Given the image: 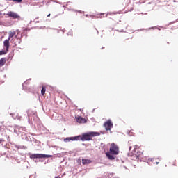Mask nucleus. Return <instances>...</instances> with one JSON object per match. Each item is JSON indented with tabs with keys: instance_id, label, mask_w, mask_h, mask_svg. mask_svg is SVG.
<instances>
[{
	"instance_id": "1",
	"label": "nucleus",
	"mask_w": 178,
	"mask_h": 178,
	"mask_svg": "<svg viewBox=\"0 0 178 178\" xmlns=\"http://www.w3.org/2000/svg\"><path fill=\"white\" fill-rule=\"evenodd\" d=\"M98 136H101V134L99 132H88L83 134L82 136L67 137L64 139V142L69 143V141H78V140H81V141H90V140H92V137H98Z\"/></svg>"
},
{
	"instance_id": "19",
	"label": "nucleus",
	"mask_w": 178,
	"mask_h": 178,
	"mask_svg": "<svg viewBox=\"0 0 178 178\" xmlns=\"http://www.w3.org/2000/svg\"><path fill=\"white\" fill-rule=\"evenodd\" d=\"M159 162H156V164H159Z\"/></svg>"
},
{
	"instance_id": "9",
	"label": "nucleus",
	"mask_w": 178,
	"mask_h": 178,
	"mask_svg": "<svg viewBox=\"0 0 178 178\" xmlns=\"http://www.w3.org/2000/svg\"><path fill=\"white\" fill-rule=\"evenodd\" d=\"M9 41H10V39L8 38L3 42V45L6 47V51L9 49Z\"/></svg>"
},
{
	"instance_id": "5",
	"label": "nucleus",
	"mask_w": 178,
	"mask_h": 178,
	"mask_svg": "<svg viewBox=\"0 0 178 178\" xmlns=\"http://www.w3.org/2000/svg\"><path fill=\"white\" fill-rule=\"evenodd\" d=\"M7 16H8V17H12L13 19H17L18 20H20V15L13 11H9L7 13Z\"/></svg>"
},
{
	"instance_id": "16",
	"label": "nucleus",
	"mask_w": 178,
	"mask_h": 178,
	"mask_svg": "<svg viewBox=\"0 0 178 178\" xmlns=\"http://www.w3.org/2000/svg\"><path fill=\"white\" fill-rule=\"evenodd\" d=\"M49 16H51V14H49V15H47V17H49Z\"/></svg>"
},
{
	"instance_id": "4",
	"label": "nucleus",
	"mask_w": 178,
	"mask_h": 178,
	"mask_svg": "<svg viewBox=\"0 0 178 178\" xmlns=\"http://www.w3.org/2000/svg\"><path fill=\"white\" fill-rule=\"evenodd\" d=\"M31 159H42L45 158H52V155L42 154H33L30 155Z\"/></svg>"
},
{
	"instance_id": "13",
	"label": "nucleus",
	"mask_w": 178,
	"mask_h": 178,
	"mask_svg": "<svg viewBox=\"0 0 178 178\" xmlns=\"http://www.w3.org/2000/svg\"><path fill=\"white\" fill-rule=\"evenodd\" d=\"M149 162H154V159H149Z\"/></svg>"
},
{
	"instance_id": "15",
	"label": "nucleus",
	"mask_w": 178,
	"mask_h": 178,
	"mask_svg": "<svg viewBox=\"0 0 178 178\" xmlns=\"http://www.w3.org/2000/svg\"><path fill=\"white\" fill-rule=\"evenodd\" d=\"M2 141H3V140L0 139V144L2 143Z\"/></svg>"
},
{
	"instance_id": "17",
	"label": "nucleus",
	"mask_w": 178,
	"mask_h": 178,
	"mask_svg": "<svg viewBox=\"0 0 178 178\" xmlns=\"http://www.w3.org/2000/svg\"><path fill=\"white\" fill-rule=\"evenodd\" d=\"M130 149H131V146L129 147V151H130Z\"/></svg>"
},
{
	"instance_id": "12",
	"label": "nucleus",
	"mask_w": 178,
	"mask_h": 178,
	"mask_svg": "<svg viewBox=\"0 0 178 178\" xmlns=\"http://www.w3.org/2000/svg\"><path fill=\"white\" fill-rule=\"evenodd\" d=\"M45 91H46L45 87L42 86V90H41L42 95H45Z\"/></svg>"
},
{
	"instance_id": "10",
	"label": "nucleus",
	"mask_w": 178,
	"mask_h": 178,
	"mask_svg": "<svg viewBox=\"0 0 178 178\" xmlns=\"http://www.w3.org/2000/svg\"><path fill=\"white\" fill-rule=\"evenodd\" d=\"M6 63V58H3L0 59V66H3Z\"/></svg>"
},
{
	"instance_id": "11",
	"label": "nucleus",
	"mask_w": 178,
	"mask_h": 178,
	"mask_svg": "<svg viewBox=\"0 0 178 178\" xmlns=\"http://www.w3.org/2000/svg\"><path fill=\"white\" fill-rule=\"evenodd\" d=\"M90 162H91V161L89 159H83L82 160L83 165H88Z\"/></svg>"
},
{
	"instance_id": "6",
	"label": "nucleus",
	"mask_w": 178,
	"mask_h": 178,
	"mask_svg": "<svg viewBox=\"0 0 178 178\" xmlns=\"http://www.w3.org/2000/svg\"><path fill=\"white\" fill-rule=\"evenodd\" d=\"M104 127L106 131H109V130L113 127V123H112V121L108 120L104 124Z\"/></svg>"
},
{
	"instance_id": "2",
	"label": "nucleus",
	"mask_w": 178,
	"mask_h": 178,
	"mask_svg": "<svg viewBox=\"0 0 178 178\" xmlns=\"http://www.w3.org/2000/svg\"><path fill=\"white\" fill-rule=\"evenodd\" d=\"M106 155L110 161H113L115 159V156L113 155H119V147H118V145L111 143L110 151L106 152Z\"/></svg>"
},
{
	"instance_id": "18",
	"label": "nucleus",
	"mask_w": 178,
	"mask_h": 178,
	"mask_svg": "<svg viewBox=\"0 0 178 178\" xmlns=\"http://www.w3.org/2000/svg\"><path fill=\"white\" fill-rule=\"evenodd\" d=\"M0 16H2V13H0Z\"/></svg>"
},
{
	"instance_id": "14",
	"label": "nucleus",
	"mask_w": 178,
	"mask_h": 178,
	"mask_svg": "<svg viewBox=\"0 0 178 178\" xmlns=\"http://www.w3.org/2000/svg\"><path fill=\"white\" fill-rule=\"evenodd\" d=\"M3 54H5V52H3V51H0V55H3Z\"/></svg>"
},
{
	"instance_id": "8",
	"label": "nucleus",
	"mask_w": 178,
	"mask_h": 178,
	"mask_svg": "<svg viewBox=\"0 0 178 178\" xmlns=\"http://www.w3.org/2000/svg\"><path fill=\"white\" fill-rule=\"evenodd\" d=\"M77 123H86L87 120L86 118L83 117H77L76 118Z\"/></svg>"
},
{
	"instance_id": "7",
	"label": "nucleus",
	"mask_w": 178,
	"mask_h": 178,
	"mask_svg": "<svg viewBox=\"0 0 178 178\" xmlns=\"http://www.w3.org/2000/svg\"><path fill=\"white\" fill-rule=\"evenodd\" d=\"M8 39L10 40V38H13V37H15V38H17V35L16 34V31H10L8 32Z\"/></svg>"
},
{
	"instance_id": "3",
	"label": "nucleus",
	"mask_w": 178,
	"mask_h": 178,
	"mask_svg": "<svg viewBox=\"0 0 178 178\" xmlns=\"http://www.w3.org/2000/svg\"><path fill=\"white\" fill-rule=\"evenodd\" d=\"M129 155L134 161H140V158L143 157V152L140 150V147L136 145L132 153H129Z\"/></svg>"
}]
</instances>
